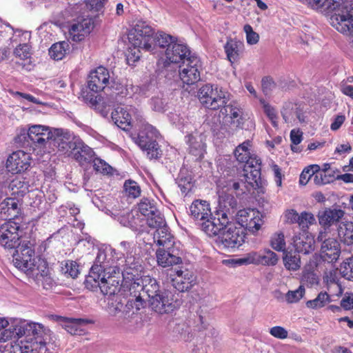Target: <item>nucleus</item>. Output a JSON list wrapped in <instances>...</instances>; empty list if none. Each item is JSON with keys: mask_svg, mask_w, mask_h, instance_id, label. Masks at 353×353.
Wrapping results in <instances>:
<instances>
[{"mask_svg": "<svg viewBox=\"0 0 353 353\" xmlns=\"http://www.w3.org/2000/svg\"><path fill=\"white\" fill-rule=\"evenodd\" d=\"M71 154L81 165L91 163L94 158V152L92 149L79 139H77V145Z\"/></svg>", "mask_w": 353, "mask_h": 353, "instance_id": "obj_31", "label": "nucleus"}, {"mask_svg": "<svg viewBox=\"0 0 353 353\" xmlns=\"http://www.w3.org/2000/svg\"><path fill=\"white\" fill-rule=\"evenodd\" d=\"M306 3L321 12H332L331 25L339 32L345 34L353 29V9L344 0H305Z\"/></svg>", "mask_w": 353, "mask_h": 353, "instance_id": "obj_1", "label": "nucleus"}, {"mask_svg": "<svg viewBox=\"0 0 353 353\" xmlns=\"http://www.w3.org/2000/svg\"><path fill=\"white\" fill-rule=\"evenodd\" d=\"M156 258L159 265L163 268L180 264L181 258L174 254V238L165 221L163 214L156 209Z\"/></svg>", "mask_w": 353, "mask_h": 353, "instance_id": "obj_2", "label": "nucleus"}, {"mask_svg": "<svg viewBox=\"0 0 353 353\" xmlns=\"http://www.w3.org/2000/svg\"><path fill=\"white\" fill-rule=\"evenodd\" d=\"M14 54L17 58L20 60L26 61V63H19L23 68L26 70H30V59L32 55L30 46L26 43L19 44L14 50Z\"/></svg>", "mask_w": 353, "mask_h": 353, "instance_id": "obj_41", "label": "nucleus"}, {"mask_svg": "<svg viewBox=\"0 0 353 353\" xmlns=\"http://www.w3.org/2000/svg\"><path fill=\"white\" fill-rule=\"evenodd\" d=\"M201 63L196 56L190 57L188 62L179 71L181 80L187 85H193L200 80Z\"/></svg>", "mask_w": 353, "mask_h": 353, "instance_id": "obj_14", "label": "nucleus"}, {"mask_svg": "<svg viewBox=\"0 0 353 353\" xmlns=\"http://www.w3.org/2000/svg\"><path fill=\"white\" fill-rule=\"evenodd\" d=\"M251 142L248 140L239 144L234 152L236 160L240 163H244L248 161L252 154L251 153Z\"/></svg>", "mask_w": 353, "mask_h": 353, "instance_id": "obj_46", "label": "nucleus"}, {"mask_svg": "<svg viewBox=\"0 0 353 353\" xmlns=\"http://www.w3.org/2000/svg\"><path fill=\"white\" fill-rule=\"evenodd\" d=\"M284 121L290 126L298 123H307V112L301 104L286 103L281 111Z\"/></svg>", "mask_w": 353, "mask_h": 353, "instance_id": "obj_13", "label": "nucleus"}, {"mask_svg": "<svg viewBox=\"0 0 353 353\" xmlns=\"http://www.w3.org/2000/svg\"><path fill=\"white\" fill-rule=\"evenodd\" d=\"M220 208L223 210H217L214 215L202 220L198 225L201 230L209 236H215L228 225L229 223L228 214L230 208L232 210L236 207V201L234 196L228 195L225 199L220 197Z\"/></svg>", "mask_w": 353, "mask_h": 353, "instance_id": "obj_4", "label": "nucleus"}, {"mask_svg": "<svg viewBox=\"0 0 353 353\" xmlns=\"http://www.w3.org/2000/svg\"><path fill=\"white\" fill-rule=\"evenodd\" d=\"M112 119L123 130H125L131 123V115L122 107H118L112 112Z\"/></svg>", "mask_w": 353, "mask_h": 353, "instance_id": "obj_39", "label": "nucleus"}, {"mask_svg": "<svg viewBox=\"0 0 353 353\" xmlns=\"http://www.w3.org/2000/svg\"><path fill=\"white\" fill-rule=\"evenodd\" d=\"M175 41L171 35L162 31L156 32V52L159 58V53L169 48Z\"/></svg>", "mask_w": 353, "mask_h": 353, "instance_id": "obj_44", "label": "nucleus"}, {"mask_svg": "<svg viewBox=\"0 0 353 353\" xmlns=\"http://www.w3.org/2000/svg\"><path fill=\"white\" fill-rule=\"evenodd\" d=\"M260 259H261V252H252L247 254V256L244 258H241V261H240V263H243V265L248 264H255L260 265Z\"/></svg>", "mask_w": 353, "mask_h": 353, "instance_id": "obj_60", "label": "nucleus"}, {"mask_svg": "<svg viewBox=\"0 0 353 353\" xmlns=\"http://www.w3.org/2000/svg\"><path fill=\"white\" fill-rule=\"evenodd\" d=\"M154 131L150 125H145L139 132L138 145L141 150L146 152L148 158L152 160L154 157Z\"/></svg>", "mask_w": 353, "mask_h": 353, "instance_id": "obj_23", "label": "nucleus"}, {"mask_svg": "<svg viewBox=\"0 0 353 353\" xmlns=\"http://www.w3.org/2000/svg\"><path fill=\"white\" fill-rule=\"evenodd\" d=\"M315 223V219L312 213L303 212L299 214L298 224L302 229L308 228L309 225Z\"/></svg>", "mask_w": 353, "mask_h": 353, "instance_id": "obj_59", "label": "nucleus"}, {"mask_svg": "<svg viewBox=\"0 0 353 353\" xmlns=\"http://www.w3.org/2000/svg\"><path fill=\"white\" fill-rule=\"evenodd\" d=\"M14 34L13 28L8 24H0V46L7 43ZM6 57V51L3 50L0 54V60H3Z\"/></svg>", "mask_w": 353, "mask_h": 353, "instance_id": "obj_47", "label": "nucleus"}, {"mask_svg": "<svg viewBox=\"0 0 353 353\" xmlns=\"http://www.w3.org/2000/svg\"><path fill=\"white\" fill-rule=\"evenodd\" d=\"M124 309V302L119 296H114L108 300L107 311L108 314L113 316L120 315L123 317V311Z\"/></svg>", "mask_w": 353, "mask_h": 353, "instance_id": "obj_45", "label": "nucleus"}, {"mask_svg": "<svg viewBox=\"0 0 353 353\" xmlns=\"http://www.w3.org/2000/svg\"><path fill=\"white\" fill-rule=\"evenodd\" d=\"M190 215L197 224L212 215L210 203L204 200H195L190 206Z\"/></svg>", "mask_w": 353, "mask_h": 353, "instance_id": "obj_29", "label": "nucleus"}, {"mask_svg": "<svg viewBox=\"0 0 353 353\" xmlns=\"http://www.w3.org/2000/svg\"><path fill=\"white\" fill-rule=\"evenodd\" d=\"M198 99L205 108L215 110L225 106L228 93L217 85L208 83L199 88Z\"/></svg>", "mask_w": 353, "mask_h": 353, "instance_id": "obj_7", "label": "nucleus"}, {"mask_svg": "<svg viewBox=\"0 0 353 353\" xmlns=\"http://www.w3.org/2000/svg\"><path fill=\"white\" fill-rule=\"evenodd\" d=\"M51 141L59 151L64 153H71L77 145V140H71L69 132L60 128L54 129Z\"/></svg>", "mask_w": 353, "mask_h": 353, "instance_id": "obj_21", "label": "nucleus"}, {"mask_svg": "<svg viewBox=\"0 0 353 353\" xmlns=\"http://www.w3.org/2000/svg\"><path fill=\"white\" fill-rule=\"evenodd\" d=\"M154 32L146 21H139L130 30L128 38L133 48L129 47L126 53L128 65H132L140 58V49L150 51L154 43Z\"/></svg>", "mask_w": 353, "mask_h": 353, "instance_id": "obj_3", "label": "nucleus"}, {"mask_svg": "<svg viewBox=\"0 0 353 353\" xmlns=\"http://www.w3.org/2000/svg\"><path fill=\"white\" fill-rule=\"evenodd\" d=\"M174 295L170 291L156 294V312L169 313L176 308L180 303L176 300L174 301Z\"/></svg>", "mask_w": 353, "mask_h": 353, "instance_id": "obj_24", "label": "nucleus"}, {"mask_svg": "<svg viewBox=\"0 0 353 353\" xmlns=\"http://www.w3.org/2000/svg\"><path fill=\"white\" fill-rule=\"evenodd\" d=\"M345 212L337 208H328L319 212L318 218L319 224L326 228L339 224L343 218Z\"/></svg>", "mask_w": 353, "mask_h": 353, "instance_id": "obj_26", "label": "nucleus"}, {"mask_svg": "<svg viewBox=\"0 0 353 353\" xmlns=\"http://www.w3.org/2000/svg\"><path fill=\"white\" fill-rule=\"evenodd\" d=\"M223 107L227 117L230 119V124L236 128H243L245 119L242 108L234 104H225Z\"/></svg>", "mask_w": 353, "mask_h": 353, "instance_id": "obj_35", "label": "nucleus"}, {"mask_svg": "<svg viewBox=\"0 0 353 353\" xmlns=\"http://www.w3.org/2000/svg\"><path fill=\"white\" fill-rule=\"evenodd\" d=\"M145 302L143 300L140 294H134L131 296L124 304L123 318L129 319L137 314L141 308L144 307Z\"/></svg>", "mask_w": 353, "mask_h": 353, "instance_id": "obj_34", "label": "nucleus"}, {"mask_svg": "<svg viewBox=\"0 0 353 353\" xmlns=\"http://www.w3.org/2000/svg\"><path fill=\"white\" fill-rule=\"evenodd\" d=\"M236 222L252 233L257 232L264 223L263 215L257 210L245 208L238 211Z\"/></svg>", "mask_w": 353, "mask_h": 353, "instance_id": "obj_12", "label": "nucleus"}, {"mask_svg": "<svg viewBox=\"0 0 353 353\" xmlns=\"http://www.w3.org/2000/svg\"><path fill=\"white\" fill-rule=\"evenodd\" d=\"M69 51V43L63 41L53 44L49 50V54L54 60H61Z\"/></svg>", "mask_w": 353, "mask_h": 353, "instance_id": "obj_43", "label": "nucleus"}, {"mask_svg": "<svg viewBox=\"0 0 353 353\" xmlns=\"http://www.w3.org/2000/svg\"><path fill=\"white\" fill-rule=\"evenodd\" d=\"M93 164L94 170L99 173L109 174L111 172L112 167L101 159L94 157L91 161Z\"/></svg>", "mask_w": 353, "mask_h": 353, "instance_id": "obj_55", "label": "nucleus"}, {"mask_svg": "<svg viewBox=\"0 0 353 353\" xmlns=\"http://www.w3.org/2000/svg\"><path fill=\"white\" fill-rule=\"evenodd\" d=\"M243 241L244 236L240 229L232 224L228 223L219 234V243L225 248H239Z\"/></svg>", "mask_w": 353, "mask_h": 353, "instance_id": "obj_16", "label": "nucleus"}, {"mask_svg": "<svg viewBox=\"0 0 353 353\" xmlns=\"http://www.w3.org/2000/svg\"><path fill=\"white\" fill-rule=\"evenodd\" d=\"M101 270L97 265L91 268L85 279L86 288L92 290L99 288L104 295H114L119 290V281L108 273L101 274Z\"/></svg>", "mask_w": 353, "mask_h": 353, "instance_id": "obj_6", "label": "nucleus"}, {"mask_svg": "<svg viewBox=\"0 0 353 353\" xmlns=\"http://www.w3.org/2000/svg\"><path fill=\"white\" fill-rule=\"evenodd\" d=\"M305 289L303 285H300L295 290H289L285 294V299L288 303L299 302L304 296Z\"/></svg>", "mask_w": 353, "mask_h": 353, "instance_id": "obj_53", "label": "nucleus"}, {"mask_svg": "<svg viewBox=\"0 0 353 353\" xmlns=\"http://www.w3.org/2000/svg\"><path fill=\"white\" fill-rule=\"evenodd\" d=\"M190 153L195 157L196 160H201L205 153V144L201 137H188Z\"/></svg>", "mask_w": 353, "mask_h": 353, "instance_id": "obj_40", "label": "nucleus"}, {"mask_svg": "<svg viewBox=\"0 0 353 353\" xmlns=\"http://www.w3.org/2000/svg\"><path fill=\"white\" fill-rule=\"evenodd\" d=\"M129 89L132 90V87L128 88L127 85L119 82H113L111 87L107 88V91L110 92H107L105 91L107 97L104 103L108 106H114L117 103H121V99L130 94Z\"/></svg>", "mask_w": 353, "mask_h": 353, "instance_id": "obj_25", "label": "nucleus"}, {"mask_svg": "<svg viewBox=\"0 0 353 353\" xmlns=\"http://www.w3.org/2000/svg\"><path fill=\"white\" fill-rule=\"evenodd\" d=\"M270 245L276 251L281 252L285 250V241L283 232H275L270 239Z\"/></svg>", "mask_w": 353, "mask_h": 353, "instance_id": "obj_52", "label": "nucleus"}, {"mask_svg": "<svg viewBox=\"0 0 353 353\" xmlns=\"http://www.w3.org/2000/svg\"><path fill=\"white\" fill-rule=\"evenodd\" d=\"M262 90L265 95H270L276 89V84L274 81L269 77H264L261 81Z\"/></svg>", "mask_w": 353, "mask_h": 353, "instance_id": "obj_62", "label": "nucleus"}, {"mask_svg": "<svg viewBox=\"0 0 353 353\" xmlns=\"http://www.w3.org/2000/svg\"><path fill=\"white\" fill-rule=\"evenodd\" d=\"M30 165V156L22 150L11 154L6 161V169L12 174H19L27 170Z\"/></svg>", "mask_w": 353, "mask_h": 353, "instance_id": "obj_18", "label": "nucleus"}, {"mask_svg": "<svg viewBox=\"0 0 353 353\" xmlns=\"http://www.w3.org/2000/svg\"><path fill=\"white\" fill-rule=\"evenodd\" d=\"M61 270L63 273L74 279L79 274V270L76 262L72 261H66L62 262Z\"/></svg>", "mask_w": 353, "mask_h": 353, "instance_id": "obj_54", "label": "nucleus"}, {"mask_svg": "<svg viewBox=\"0 0 353 353\" xmlns=\"http://www.w3.org/2000/svg\"><path fill=\"white\" fill-rule=\"evenodd\" d=\"M8 350L10 353H32L33 348L28 342L17 340L10 343Z\"/></svg>", "mask_w": 353, "mask_h": 353, "instance_id": "obj_50", "label": "nucleus"}, {"mask_svg": "<svg viewBox=\"0 0 353 353\" xmlns=\"http://www.w3.org/2000/svg\"><path fill=\"white\" fill-rule=\"evenodd\" d=\"M15 249L13 254L14 264L28 276L37 267V260L39 259L34 257V244L30 241H24Z\"/></svg>", "mask_w": 353, "mask_h": 353, "instance_id": "obj_8", "label": "nucleus"}, {"mask_svg": "<svg viewBox=\"0 0 353 353\" xmlns=\"http://www.w3.org/2000/svg\"><path fill=\"white\" fill-rule=\"evenodd\" d=\"M330 301L329 294L325 292H320L318 296L313 300L306 302V306L311 309H319L325 306Z\"/></svg>", "mask_w": 353, "mask_h": 353, "instance_id": "obj_49", "label": "nucleus"}, {"mask_svg": "<svg viewBox=\"0 0 353 353\" xmlns=\"http://www.w3.org/2000/svg\"><path fill=\"white\" fill-rule=\"evenodd\" d=\"M28 183L21 176H16L8 184L7 194L13 198L23 197L28 192Z\"/></svg>", "mask_w": 353, "mask_h": 353, "instance_id": "obj_33", "label": "nucleus"}, {"mask_svg": "<svg viewBox=\"0 0 353 353\" xmlns=\"http://www.w3.org/2000/svg\"><path fill=\"white\" fill-rule=\"evenodd\" d=\"M260 265L274 266L279 261L277 254L270 249H265L261 252Z\"/></svg>", "mask_w": 353, "mask_h": 353, "instance_id": "obj_51", "label": "nucleus"}, {"mask_svg": "<svg viewBox=\"0 0 353 353\" xmlns=\"http://www.w3.org/2000/svg\"><path fill=\"white\" fill-rule=\"evenodd\" d=\"M264 112L274 128L278 127V117L274 108L268 104L263 105Z\"/></svg>", "mask_w": 353, "mask_h": 353, "instance_id": "obj_63", "label": "nucleus"}, {"mask_svg": "<svg viewBox=\"0 0 353 353\" xmlns=\"http://www.w3.org/2000/svg\"><path fill=\"white\" fill-rule=\"evenodd\" d=\"M324 280L327 283V290L330 292L335 293L337 296L342 294L343 289L339 283L336 270H332L327 273L324 277Z\"/></svg>", "mask_w": 353, "mask_h": 353, "instance_id": "obj_42", "label": "nucleus"}, {"mask_svg": "<svg viewBox=\"0 0 353 353\" xmlns=\"http://www.w3.org/2000/svg\"><path fill=\"white\" fill-rule=\"evenodd\" d=\"M30 321L14 319L10 320L9 327L2 332L1 339L7 341L11 339H20L30 335Z\"/></svg>", "mask_w": 353, "mask_h": 353, "instance_id": "obj_17", "label": "nucleus"}, {"mask_svg": "<svg viewBox=\"0 0 353 353\" xmlns=\"http://www.w3.org/2000/svg\"><path fill=\"white\" fill-rule=\"evenodd\" d=\"M243 43L240 41L230 39L227 41L224 48L227 57L231 63L239 59L240 54L243 52Z\"/></svg>", "mask_w": 353, "mask_h": 353, "instance_id": "obj_37", "label": "nucleus"}, {"mask_svg": "<svg viewBox=\"0 0 353 353\" xmlns=\"http://www.w3.org/2000/svg\"><path fill=\"white\" fill-rule=\"evenodd\" d=\"M338 236L341 241L347 245L353 244V222L341 221L337 225Z\"/></svg>", "mask_w": 353, "mask_h": 353, "instance_id": "obj_36", "label": "nucleus"}, {"mask_svg": "<svg viewBox=\"0 0 353 353\" xmlns=\"http://www.w3.org/2000/svg\"><path fill=\"white\" fill-rule=\"evenodd\" d=\"M243 172L248 173L251 177V180L248 181V185L252 187L258 185V180L261 175V160L254 154L244 162Z\"/></svg>", "mask_w": 353, "mask_h": 353, "instance_id": "obj_28", "label": "nucleus"}, {"mask_svg": "<svg viewBox=\"0 0 353 353\" xmlns=\"http://www.w3.org/2000/svg\"><path fill=\"white\" fill-rule=\"evenodd\" d=\"M317 241L321 242L319 251L321 259L328 263L336 261L341 254L339 242L335 238L330 237L325 230L319 232Z\"/></svg>", "mask_w": 353, "mask_h": 353, "instance_id": "obj_9", "label": "nucleus"}, {"mask_svg": "<svg viewBox=\"0 0 353 353\" xmlns=\"http://www.w3.org/2000/svg\"><path fill=\"white\" fill-rule=\"evenodd\" d=\"M168 271L172 285L179 292L190 290L196 283V276L193 271L187 268H170Z\"/></svg>", "mask_w": 353, "mask_h": 353, "instance_id": "obj_11", "label": "nucleus"}, {"mask_svg": "<svg viewBox=\"0 0 353 353\" xmlns=\"http://www.w3.org/2000/svg\"><path fill=\"white\" fill-rule=\"evenodd\" d=\"M283 263L288 270L296 271L301 266L300 256L295 252H286L283 256Z\"/></svg>", "mask_w": 353, "mask_h": 353, "instance_id": "obj_48", "label": "nucleus"}, {"mask_svg": "<svg viewBox=\"0 0 353 353\" xmlns=\"http://www.w3.org/2000/svg\"><path fill=\"white\" fill-rule=\"evenodd\" d=\"M244 31L246 34V41L250 45H254L259 42V36L255 32L252 26L247 24L244 26Z\"/></svg>", "mask_w": 353, "mask_h": 353, "instance_id": "obj_61", "label": "nucleus"}, {"mask_svg": "<svg viewBox=\"0 0 353 353\" xmlns=\"http://www.w3.org/2000/svg\"><path fill=\"white\" fill-rule=\"evenodd\" d=\"M270 334L279 339H285L288 336V330L281 326H274L270 329Z\"/></svg>", "mask_w": 353, "mask_h": 353, "instance_id": "obj_64", "label": "nucleus"}, {"mask_svg": "<svg viewBox=\"0 0 353 353\" xmlns=\"http://www.w3.org/2000/svg\"><path fill=\"white\" fill-rule=\"evenodd\" d=\"M245 181L242 179L241 182H234L232 183V188L234 190H241V193H245V192H250L252 189H254L256 186L252 187L248 185V181L251 180V177L248 173L243 175Z\"/></svg>", "mask_w": 353, "mask_h": 353, "instance_id": "obj_57", "label": "nucleus"}, {"mask_svg": "<svg viewBox=\"0 0 353 353\" xmlns=\"http://www.w3.org/2000/svg\"><path fill=\"white\" fill-rule=\"evenodd\" d=\"M54 129L43 125H32L28 128L27 134L28 138L32 141V144L39 148H43L48 141H51Z\"/></svg>", "mask_w": 353, "mask_h": 353, "instance_id": "obj_15", "label": "nucleus"}, {"mask_svg": "<svg viewBox=\"0 0 353 353\" xmlns=\"http://www.w3.org/2000/svg\"><path fill=\"white\" fill-rule=\"evenodd\" d=\"M124 188L128 196L132 198H137L141 194L140 187L138 185L137 183L134 181H126L124 183Z\"/></svg>", "mask_w": 353, "mask_h": 353, "instance_id": "obj_58", "label": "nucleus"}, {"mask_svg": "<svg viewBox=\"0 0 353 353\" xmlns=\"http://www.w3.org/2000/svg\"><path fill=\"white\" fill-rule=\"evenodd\" d=\"M293 245L299 253L307 254L315 250V240L314 237L307 233H300L293 238Z\"/></svg>", "mask_w": 353, "mask_h": 353, "instance_id": "obj_30", "label": "nucleus"}, {"mask_svg": "<svg viewBox=\"0 0 353 353\" xmlns=\"http://www.w3.org/2000/svg\"><path fill=\"white\" fill-rule=\"evenodd\" d=\"M28 276L32 278L39 284H41L46 289L51 287L54 283L52 278L50 276L48 263L46 261L43 259H39L37 260V267L32 270Z\"/></svg>", "mask_w": 353, "mask_h": 353, "instance_id": "obj_22", "label": "nucleus"}, {"mask_svg": "<svg viewBox=\"0 0 353 353\" xmlns=\"http://www.w3.org/2000/svg\"><path fill=\"white\" fill-rule=\"evenodd\" d=\"M57 320L72 335H82L85 332V327L91 322L84 319H66L62 316H57Z\"/></svg>", "mask_w": 353, "mask_h": 353, "instance_id": "obj_27", "label": "nucleus"}, {"mask_svg": "<svg viewBox=\"0 0 353 353\" xmlns=\"http://www.w3.org/2000/svg\"><path fill=\"white\" fill-rule=\"evenodd\" d=\"M19 213V199L8 197L0 203V218L10 220L17 216Z\"/></svg>", "mask_w": 353, "mask_h": 353, "instance_id": "obj_32", "label": "nucleus"}, {"mask_svg": "<svg viewBox=\"0 0 353 353\" xmlns=\"http://www.w3.org/2000/svg\"><path fill=\"white\" fill-rule=\"evenodd\" d=\"M30 327V335L35 339H39L38 343L40 345V350H44V353H56L55 351H50V347L53 348V344H50L48 342L51 332L49 329L45 327L42 324L31 322Z\"/></svg>", "mask_w": 353, "mask_h": 353, "instance_id": "obj_19", "label": "nucleus"}, {"mask_svg": "<svg viewBox=\"0 0 353 353\" xmlns=\"http://www.w3.org/2000/svg\"><path fill=\"white\" fill-rule=\"evenodd\" d=\"M108 70L102 66L98 67L90 73L88 80V87L93 92L97 93L105 88L109 82Z\"/></svg>", "mask_w": 353, "mask_h": 353, "instance_id": "obj_20", "label": "nucleus"}, {"mask_svg": "<svg viewBox=\"0 0 353 353\" xmlns=\"http://www.w3.org/2000/svg\"><path fill=\"white\" fill-rule=\"evenodd\" d=\"M340 273L345 279L353 281V258L347 259V261L341 265Z\"/></svg>", "mask_w": 353, "mask_h": 353, "instance_id": "obj_56", "label": "nucleus"}, {"mask_svg": "<svg viewBox=\"0 0 353 353\" xmlns=\"http://www.w3.org/2000/svg\"><path fill=\"white\" fill-rule=\"evenodd\" d=\"M139 210L143 216H148L147 225L151 229H154V221L153 216L154 214V205L152 203V200L146 198L142 199L139 203Z\"/></svg>", "mask_w": 353, "mask_h": 353, "instance_id": "obj_38", "label": "nucleus"}, {"mask_svg": "<svg viewBox=\"0 0 353 353\" xmlns=\"http://www.w3.org/2000/svg\"><path fill=\"white\" fill-rule=\"evenodd\" d=\"M21 233L19 223L4 222L0 225V245L6 250L15 249L20 244Z\"/></svg>", "mask_w": 353, "mask_h": 353, "instance_id": "obj_10", "label": "nucleus"}, {"mask_svg": "<svg viewBox=\"0 0 353 353\" xmlns=\"http://www.w3.org/2000/svg\"><path fill=\"white\" fill-rule=\"evenodd\" d=\"M191 54L189 48L183 43L174 41L169 48L159 53L157 60L158 70L161 72H175L178 65L188 62Z\"/></svg>", "mask_w": 353, "mask_h": 353, "instance_id": "obj_5", "label": "nucleus"}]
</instances>
